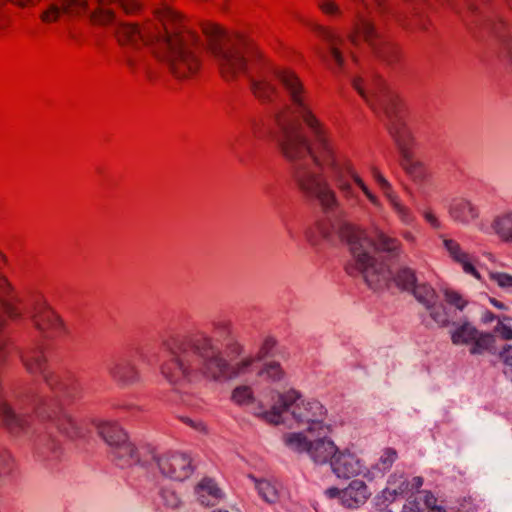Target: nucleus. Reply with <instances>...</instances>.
Here are the masks:
<instances>
[{
  "label": "nucleus",
  "instance_id": "obj_60",
  "mask_svg": "<svg viewBox=\"0 0 512 512\" xmlns=\"http://www.w3.org/2000/svg\"><path fill=\"white\" fill-rule=\"evenodd\" d=\"M489 301L494 307H496L498 309H502V310L507 309V306L504 303L500 302L499 300H497L495 298H490Z\"/></svg>",
  "mask_w": 512,
  "mask_h": 512
},
{
  "label": "nucleus",
  "instance_id": "obj_9",
  "mask_svg": "<svg viewBox=\"0 0 512 512\" xmlns=\"http://www.w3.org/2000/svg\"><path fill=\"white\" fill-rule=\"evenodd\" d=\"M283 441L289 449L307 453L310 459L317 464H330L338 450L329 434L309 435L304 432H293L285 434Z\"/></svg>",
  "mask_w": 512,
  "mask_h": 512
},
{
  "label": "nucleus",
  "instance_id": "obj_28",
  "mask_svg": "<svg viewBox=\"0 0 512 512\" xmlns=\"http://www.w3.org/2000/svg\"><path fill=\"white\" fill-rule=\"evenodd\" d=\"M449 214L454 221L468 224L478 217L479 212L469 200L455 199L450 205Z\"/></svg>",
  "mask_w": 512,
  "mask_h": 512
},
{
  "label": "nucleus",
  "instance_id": "obj_2",
  "mask_svg": "<svg viewBox=\"0 0 512 512\" xmlns=\"http://www.w3.org/2000/svg\"><path fill=\"white\" fill-rule=\"evenodd\" d=\"M155 20L145 22L141 27L120 24L116 37L121 45L138 47L151 46L153 52L166 61L171 72L178 79L195 77L202 66L199 36L190 22L179 11L161 4L154 11Z\"/></svg>",
  "mask_w": 512,
  "mask_h": 512
},
{
  "label": "nucleus",
  "instance_id": "obj_43",
  "mask_svg": "<svg viewBox=\"0 0 512 512\" xmlns=\"http://www.w3.org/2000/svg\"><path fill=\"white\" fill-rule=\"evenodd\" d=\"M396 284L404 290L414 289L416 278L411 269H402L395 277Z\"/></svg>",
  "mask_w": 512,
  "mask_h": 512
},
{
  "label": "nucleus",
  "instance_id": "obj_39",
  "mask_svg": "<svg viewBox=\"0 0 512 512\" xmlns=\"http://www.w3.org/2000/svg\"><path fill=\"white\" fill-rule=\"evenodd\" d=\"M413 294L419 302L426 306V308L431 307L432 304L437 302L436 292L428 284L416 285L413 289Z\"/></svg>",
  "mask_w": 512,
  "mask_h": 512
},
{
  "label": "nucleus",
  "instance_id": "obj_6",
  "mask_svg": "<svg viewBox=\"0 0 512 512\" xmlns=\"http://www.w3.org/2000/svg\"><path fill=\"white\" fill-rule=\"evenodd\" d=\"M202 32L207 50L225 80H234L246 71L248 57L254 51L252 45L242 37L229 35L215 23H203Z\"/></svg>",
  "mask_w": 512,
  "mask_h": 512
},
{
  "label": "nucleus",
  "instance_id": "obj_7",
  "mask_svg": "<svg viewBox=\"0 0 512 512\" xmlns=\"http://www.w3.org/2000/svg\"><path fill=\"white\" fill-rule=\"evenodd\" d=\"M277 400L270 410L258 413L266 422L278 425L283 421V414L291 409V414L298 425L306 426L304 433L309 435L331 434L333 428L325 423L327 409L316 399H301V394L290 389L283 394H277Z\"/></svg>",
  "mask_w": 512,
  "mask_h": 512
},
{
  "label": "nucleus",
  "instance_id": "obj_58",
  "mask_svg": "<svg viewBox=\"0 0 512 512\" xmlns=\"http://www.w3.org/2000/svg\"><path fill=\"white\" fill-rule=\"evenodd\" d=\"M402 237L403 239L410 243H414L416 241V237L411 231H404L402 233Z\"/></svg>",
  "mask_w": 512,
  "mask_h": 512
},
{
  "label": "nucleus",
  "instance_id": "obj_63",
  "mask_svg": "<svg viewBox=\"0 0 512 512\" xmlns=\"http://www.w3.org/2000/svg\"><path fill=\"white\" fill-rule=\"evenodd\" d=\"M5 28H6V26H5V25L0 24V34L2 33V31H4V30H5Z\"/></svg>",
  "mask_w": 512,
  "mask_h": 512
},
{
  "label": "nucleus",
  "instance_id": "obj_47",
  "mask_svg": "<svg viewBox=\"0 0 512 512\" xmlns=\"http://www.w3.org/2000/svg\"><path fill=\"white\" fill-rule=\"evenodd\" d=\"M430 310L431 318L440 326H447L449 324V318L442 305L432 304L431 307H427Z\"/></svg>",
  "mask_w": 512,
  "mask_h": 512
},
{
  "label": "nucleus",
  "instance_id": "obj_53",
  "mask_svg": "<svg viewBox=\"0 0 512 512\" xmlns=\"http://www.w3.org/2000/svg\"><path fill=\"white\" fill-rule=\"evenodd\" d=\"M249 130L253 137L260 138L262 134L263 123L259 119H251L249 121Z\"/></svg>",
  "mask_w": 512,
  "mask_h": 512
},
{
  "label": "nucleus",
  "instance_id": "obj_64",
  "mask_svg": "<svg viewBox=\"0 0 512 512\" xmlns=\"http://www.w3.org/2000/svg\"><path fill=\"white\" fill-rule=\"evenodd\" d=\"M378 6H381L383 0H374Z\"/></svg>",
  "mask_w": 512,
  "mask_h": 512
},
{
  "label": "nucleus",
  "instance_id": "obj_27",
  "mask_svg": "<svg viewBox=\"0 0 512 512\" xmlns=\"http://www.w3.org/2000/svg\"><path fill=\"white\" fill-rule=\"evenodd\" d=\"M409 490V483L403 475L390 476L386 488L378 496V501L383 505L394 502L399 496H403Z\"/></svg>",
  "mask_w": 512,
  "mask_h": 512
},
{
  "label": "nucleus",
  "instance_id": "obj_10",
  "mask_svg": "<svg viewBox=\"0 0 512 512\" xmlns=\"http://www.w3.org/2000/svg\"><path fill=\"white\" fill-rule=\"evenodd\" d=\"M29 314L33 327L44 339L54 340L69 334L65 321L43 295L33 297Z\"/></svg>",
  "mask_w": 512,
  "mask_h": 512
},
{
  "label": "nucleus",
  "instance_id": "obj_59",
  "mask_svg": "<svg viewBox=\"0 0 512 512\" xmlns=\"http://www.w3.org/2000/svg\"><path fill=\"white\" fill-rule=\"evenodd\" d=\"M326 493L328 494L329 497L331 498H334V497H339L341 499V493H342V490L340 491L339 489L337 488H330L326 491Z\"/></svg>",
  "mask_w": 512,
  "mask_h": 512
},
{
  "label": "nucleus",
  "instance_id": "obj_3",
  "mask_svg": "<svg viewBox=\"0 0 512 512\" xmlns=\"http://www.w3.org/2000/svg\"><path fill=\"white\" fill-rule=\"evenodd\" d=\"M169 357L159 367L160 375L175 391L202 380L224 382L245 373L255 359L251 356L233 363L227 360L213 337L191 340L186 348L169 349Z\"/></svg>",
  "mask_w": 512,
  "mask_h": 512
},
{
  "label": "nucleus",
  "instance_id": "obj_46",
  "mask_svg": "<svg viewBox=\"0 0 512 512\" xmlns=\"http://www.w3.org/2000/svg\"><path fill=\"white\" fill-rule=\"evenodd\" d=\"M489 279L497 284L500 288L508 289L512 288V275L505 273V272H499V271H490L488 273Z\"/></svg>",
  "mask_w": 512,
  "mask_h": 512
},
{
  "label": "nucleus",
  "instance_id": "obj_25",
  "mask_svg": "<svg viewBox=\"0 0 512 512\" xmlns=\"http://www.w3.org/2000/svg\"><path fill=\"white\" fill-rule=\"evenodd\" d=\"M89 0H63L61 6L52 4L41 15V20L46 23L55 22L61 11L71 14H79L87 9Z\"/></svg>",
  "mask_w": 512,
  "mask_h": 512
},
{
  "label": "nucleus",
  "instance_id": "obj_38",
  "mask_svg": "<svg viewBox=\"0 0 512 512\" xmlns=\"http://www.w3.org/2000/svg\"><path fill=\"white\" fill-rule=\"evenodd\" d=\"M250 478L254 481L255 487L264 501L274 503L278 500V490L270 481Z\"/></svg>",
  "mask_w": 512,
  "mask_h": 512
},
{
  "label": "nucleus",
  "instance_id": "obj_4",
  "mask_svg": "<svg viewBox=\"0 0 512 512\" xmlns=\"http://www.w3.org/2000/svg\"><path fill=\"white\" fill-rule=\"evenodd\" d=\"M341 234L352 256V261L346 265L347 273H361L367 284L374 289L386 285L391 279V272L385 265L376 263L371 249L374 247L378 251L398 255L402 248L401 242L380 230L370 237L365 230L351 224L344 225Z\"/></svg>",
  "mask_w": 512,
  "mask_h": 512
},
{
  "label": "nucleus",
  "instance_id": "obj_36",
  "mask_svg": "<svg viewBox=\"0 0 512 512\" xmlns=\"http://www.w3.org/2000/svg\"><path fill=\"white\" fill-rule=\"evenodd\" d=\"M6 325V320L0 317V368L8 365L13 352V341L4 332Z\"/></svg>",
  "mask_w": 512,
  "mask_h": 512
},
{
  "label": "nucleus",
  "instance_id": "obj_48",
  "mask_svg": "<svg viewBox=\"0 0 512 512\" xmlns=\"http://www.w3.org/2000/svg\"><path fill=\"white\" fill-rule=\"evenodd\" d=\"M319 10L328 16H340L341 9L334 0H316Z\"/></svg>",
  "mask_w": 512,
  "mask_h": 512
},
{
  "label": "nucleus",
  "instance_id": "obj_42",
  "mask_svg": "<svg viewBox=\"0 0 512 512\" xmlns=\"http://www.w3.org/2000/svg\"><path fill=\"white\" fill-rule=\"evenodd\" d=\"M259 376L270 382H279L284 376L285 372L279 363L270 362L265 364L264 368L259 372Z\"/></svg>",
  "mask_w": 512,
  "mask_h": 512
},
{
  "label": "nucleus",
  "instance_id": "obj_22",
  "mask_svg": "<svg viewBox=\"0 0 512 512\" xmlns=\"http://www.w3.org/2000/svg\"><path fill=\"white\" fill-rule=\"evenodd\" d=\"M99 8L91 14V20L95 24L106 25L114 20V12L104 7L110 3H119L126 14L137 12L140 5L135 0H97Z\"/></svg>",
  "mask_w": 512,
  "mask_h": 512
},
{
  "label": "nucleus",
  "instance_id": "obj_34",
  "mask_svg": "<svg viewBox=\"0 0 512 512\" xmlns=\"http://www.w3.org/2000/svg\"><path fill=\"white\" fill-rule=\"evenodd\" d=\"M131 466L141 465L147 466L156 459L154 448L149 444L133 443V451L131 453Z\"/></svg>",
  "mask_w": 512,
  "mask_h": 512
},
{
  "label": "nucleus",
  "instance_id": "obj_50",
  "mask_svg": "<svg viewBox=\"0 0 512 512\" xmlns=\"http://www.w3.org/2000/svg\"><path fill=\"white\" fill-rule=\"evenodd\" d=\"M422 216L426 223L434 230L442 229L443 225L438 215L430 208L424 209Z\"/></svg>",
  "mask_w": 512,
  "mask_h": 512
},
{
  "label": "nucleus",
  "instance_id": "obj_61",
  "mask_svg": "<svg viewBox=\"0 0 512 512\" xmlns=\"http://www.w3.org/2000/svg\"><path fill=\"white\" fill-rule=\"evenodd\" d=\"M423 485V479L421 477H414L411 481L412 488L419 489Z\"/></svg>",
  "mask_w": 512,
  "mask_h": 512
},
{
  "label": "nucleus",
  "instance_id": "obj_21",
  "mask_svg": "<svg viewBox=\"0 0 512 512\" xmlns=\"http://www.w3.org/2000/svg\"><path fill=\"white\" fill-rule=\"evenodd\" d=\"M47 418L54 428L70 439H76L84 435L82 423L66 411L54 412L53 415H47Z\"/></svg>",
  "mask_w": 512,
  "mask_h": 512
},
{
  "label": "nucleus",
  "instance_id": "obj_51",
  "mask_svg": "<svg viewBox=\"0 0 512 512\" xmlns=\"http://www.w3.org/2000/svg\"><path fill=\"white\" fill-rule=\"evenodd\" d=\"M13 467V459L9 452L0 451V477L9 474Z\"/></svg>",
  "mask_w": 512,
  "mask_h": 512
},
{
  "label": "nucleus",
  "instance_id": "obj_1",
  "mask_svg": "<svg viewBox=\"0 0 512 512\" xmlns=\"http://www.w3.org/2000/svg\"><path fill=\"white\" fill-rule=\"evenodd\" d=\"M274 122L279 150L285 159L294 163L293 179L298 189L307 197L315 199L324 211L339 209L340 200L325 175L312 168L306 161L307 157L316 167L327 169L342 200L349 207L362 205L359 191L374 207H383L380 198L372 192L351 158L340 150L332 136L312 147L301 124L292 117L288 107L275 113Z\"/></svg>",
  "mask_w": 512,
  "mask_h": 512
},
{
  "label": "nucleus",
  "instance_id": "obj_23",
  "mask_svg": "<svg viewBox=\"0 0 512 512\" xmlns=\"http://www.w3.org/2000/svg\"><path fill=\"white\" fill-rule=\"evenodd\" d=\"M443 245L449 254L450 258L460 264L465 273L472 275L476 279H480V274L477 269L474 267V259L473 257L466 252L460 243L451 238H443Z\"/></svg>",
  "mask_w": 512,
  "mask_h": 512
},
{
  "label": "nucleus",
  "instance_id": "obj_44",
  "mask_svg": "<svg viewBox=\"0 0 512 512\" xmlns=\"http://www.w3.org/2000/svg\"><path fill=\"white\" fill-rule=\"evenodd\" d=\"M252 399L253 392L248 386L236 387L232 392V400L239 405L249 404Z\"/></svg>",
  "mask_w": 512,
  "mask_h": 512
},
{
  "label": "nucleus",
  "instance_id": "obj_41",
  "mask_svg": "<svg viewBox=\"0 0 512 512\" xmlns=\"http://www.w3.org/2000/svg\"><path fill=\"white\" fill-rule=\"evenodd\" d=\"M330 235L331 227L327 222H318L306 231V238L312 245H316L319 238L328 239Z\"/></svg>",
  "mask_w": 512,
  "mask_h": 512
},
{
  "label": "nucleus",
  "instance_id": "obj_40",
  "mask_svg": "<svg viewBox=\"0 0 512 512\" xmlns=\"http://www.w3.org/2000/svg\"><path fill=\"white\" fill-rule=\"evenodd\" d=\"M161 503L167 510H177L182 506V499L175 489L165 487L160 493Z\"/></svg>",
  "mask_w": 512,
  "mask_h": 512
},
{
  "label": "nucleus",
  "instance_id": "obj_54",
  "mask_svg": "<svg viewBox=\"0 0 512 512\" xmlns=\"http://www.w3.org/2000/svg\"><path fill=\"white\" fill-rule=\"evenodd\" d=\"M501 358L505 365L512 369V346H508L503 350Z\"/></svg>",
  "mask_w": 512,
  "mask_h": 512
},
{
  "label": "nucleus",
  "instance_id": "obj_52",
  "mask_svg": "<svg viewBox=\"0 0 512 512\" xmlns=\"http://www.w3.org/2000/svg\"><path fill=\"white\" fill-rule=\"evenodd\" d=\"M477 508L476 499L472 496H465L459 500L458 511L470 512Z\"/></svg>",
  "mask_w": 512,
  "mask_h": 512
},
{
  "label": "nucleus",
  "instance_id": "obj_16",
  "mask_svg": "<svg viewBox=\"0 0 512 512\" xmlns=\"http://www.w3.org/2000/svg\"><path fill=\"white\" fill-rule=\"evenodd\" d=\"M110 379L120 388H128L141 382L139 367L130 359H118L107 367Z\"/></svg>",
  "mask_w": 512,
  "mask_h": 512
},
{
  "label": "nucleus",
  "instance_id": "obj_29",
  "mask_svg": "<svg viewBox=\"0 0 512 512\" xmlns=\"http://www.w3.org/2000/svg\"><path fill=\"white\" fill-rule=\"evenodd\" d=\"M195 492L199 502L205 506L217 504L222 497L221 490L217 487L216 483L209 478L201 480L197 484Z\"/></svg>",
  "mask_w": 512,
  "mask_h": 512
},
{
  "label": "nucleus",
  "instance_id": "obj_33",
  "mask_svg": "<svg viewBox=\"0 0 512 512\" xmlns=\"http://www.w3.org/2000/svg\"><path fill=\"white\" fill-rule=\"evenodd\" d=\"M132 451L133 442L129 441L127 437L124 443L118 445L114 450H110V455L117 466L121 468H128L131 467Z\"/></svg>",
  "mask_w": 512,
  "mask_h": 512
},
{
  "label": "nucleus",
  "instance_id": "obj_15",
  "mask_svg": "<svg viewBox=\"0 0 512 512\" xmlns=\"http://www.w3.org/2000/svg\"><path fill=\"white\" fill-rule=\"evenodd\" d=\"M18 400L14 396L0 397V419L10 433L18 435L30 427V417L17 412Z\"/></svg>",
  "mask_w": 512,
  "mask_h": 512
},
{
  "label": "nucleus",
  "instance_id": "obj_12",
  "mask_svg": "<svg viewBox=\"0 0 512 512\" xmlns=\"http://www.w3.org/2000/svg\"><path fill=\"white\" fill-rule=\"evenodd\" d=\"M454 345L470 346L471 354H483L493 348L495 339L489 333H482L470 323H463L451 332Z\"/></svg>",
  "mask_w": 512,
  "mask_h": 512
},
{
  "label": "nucleus",
  "instance_id": "obj_24",
  "mask_svg": "<svg viewBox=\"0 0 512 512\" xmlns=\"http://www.w3.org/2000/svg\"><path fill=\"white\" fill-rule=\"evenodd\" d=\"M370 495L371 493L363 481L354 480L342 490L341 502L348 508H356L364 504Z\"/></svg>",
  "mask_w": 512,
  "mask_h": 512
},
{
  "label": "nucleus",
  "instance_id": "obj_30",
  "mask_svg": "<svg viewBox=\"0 0 512 512\" xmlns=\"http://www.w3.org/2000/svg\"><path fill=\"white\" fill-rule=\"evenodd\" d=\"M396 459V450L393 448H385L381 453L378 463L373 466L371 471L367 470L366 473H364V477L371 481L376 477L383 476L384 473L392 467Z\"/></svg>",
  "mask_w": 512,
  "mask_h": 512
},
{
  "label": "nucleus",
  "instance_id": "obj_37",
  "mask_svg": "<svg viewBox=\"0 0 512 512\" xmlns=\"http://www.w3.org/2000/svg\"><path fill=\"white\" fill-rule=\"evenodd\" d=\"M403 157V168L404 170L415 180L422 181L427 176V169L425 165L414 159L412 153Z\"/></svg>",
  "mask_w": 512,
  "mask_h": 512
},
{
  "label": "nucleus",
  "instance_id": "obj_8",
  "mask_svg": "<svg viewBox=\"0 0 512 512\" xmlns=\"http://www.w3.org/2000/svg\"><path fill=\"white\" fill-rule=\"evenodd\" d=\"M274 75L287 95L292 111L313 135L315 144L331 137V131L318 115L301 77L290 68H277Z\"/></svg>",
  "mask_w": 512,
  "mask_h": 512
},
{
  "label": "nucleus",
  "instance_id": "obj_49",
  "mask_svg": "<svg viewBox=\"0 0 512 512\" xmlns=\"http://www.w3.org/2000/svg\"><path fill=\"white\" fill-rule=\"evenodd\" d=\"M43 453H48V459L50 461H59L63 456V450L61 448V445L52 440L51 442L47 443L45 446V451Z\"/></svg>",
  "mask_w": 512,
  "mask_h": 512
},
{
  "label": "nucleus",
  "instance_id": "obj_45",
  "mask_svg": "<svg viewBox=\"0 0 512 512\" xmlns=\"http://www.w3.org/2000/svg\"><path fill=\"white\" fill-rule=\"evenodd\" d=\"M444 299L447 302V304L454 306L456 309L460 311H462L468 303L467 300L464 299V297L460 293L450 289H446L444 291Z\"/></svg>",
  "mask_w": 512,
  "mask_h": 512
},
{
  "label": "nucleus",
  "instance_id": "obj_55",
  "mask_svg": "<svg viewBox=\"0 0 512 512\" xmlns=\"http://www.w3.org/2000/svg\"><path fill=\"white\" fill-rule=\"evenodd\" d=\"M497 331L499 332V334L501 335L502 338H504L506 340L512 339V328L511 327L501 324L497 327Z\"/></svg>",
  "mask_w": 512,
  "mask_h": 512
},
{
  "label": "nucleus",
  "instance_id": "obj_31",
  "mask_svg": "<svg viewBox=\"0 0 512 512\" xmlns=\"http://www.w3.org/2000/svg\"><path fill=\"white\" fill-rule=\"evenodd\" d=\"M213 333L215 336H220L227 340L226 350L232 354L240 355L242 353V346L231 338V324L228 321H216L212 324Z\"/></svg>",
  "mask_w": 512,
  "mask_h": 512
},
{
  "label": "nucleus",
  "instance_id": "obj_26",
  "mask_svg": "<svg viewBox=\"0 0 512 512\" xmlns=\"http://www.w3.org/2000/svg\"><path fill=\"white\" fill-rule=\"evenodd\" d=\"M98 434L114 450L128 437L126 431L115 421H102L97 426Z\"/></svg>",
  "mask_w": 512,
  "mask_h": 512
},
{
  "label": "nucleus",
  "instance_id": "obj_11",
  "mask_svg": "<svg viewBox=\"0 0 512 512\" xmlns=\"http://www.w3.org/2000/svg\"><path fill=\"white\" fill-rule=\"evenodd\" d=\"M20 360L26 372L31 375H41L44 382L52 390L64 392L66 385L60 377L50 369L48 359L42 347L29 348L20 352Z\"/></svg>",
  "mask_w": 512,
  "mask_h": 512
},
{
  "label": "nucleus",
  "instance_id": "obj_32",
  "mask_svg": "<svg viewBox=\"0 0 512 512\" xmlns=\"http://www.w3.org/2000/svg\"><path fill=\"white\" fill-rule=\"evenodd\" d=\"M492 229L502 241L512 243V212L496 216L492 222Z\"/></svg>",
  "mask_w": 512,
  "mask_h": 512
},
{
  "label": "nucleus",
  "instance_id": "obj_18",
  "mask_svg": "<svg viewBox=\"0 0 512 512\" xmlns=\"http://www.w3.org/2000/svg\"><path fill=\"white\" fill-rule=\"evenodd\" d=\"M330 466L332 471L342 478H351L359 474L364 475L365 473L361 459L349 449L340 450L338 448Z\"/></svg>",
  "mask_w": 512,
  "mask_h": 512
},
{
  "label": "nucleus",
  "instance_id": "obj_17",
  "mask_svg": "<svg viewBox=\"0 0 512 512\" xmlns=\"http://www.w3.org/2000/svg\"><path fill=\"white\" fill-rule=\"evenodd\" d=\"M348 38L350 43L354 46H358L361 41L366 42L374 53L381 56L380 46L384 44V42L372 22L364 16L359 15L357 17Z\"/></svg>",
  "mask_w": 512,
  "mask_h": 512
},
{
  "label": "nucleus",
  "instance_id": "obj_62",
  "mask_svg": "<svg viewBox=\"0 0 512 512\" xmlns=\"http://www.w3.org/2000/svg\"><path fill=\"white\" fill-rule=\"evenodd\" d=\"M265 345H271L273 346L274 345V341L273 340H267Z\"/></svg>",
  "mask_w": 512,
  "mask_h": 512
},
{
  "label": "nucleus",
  "instance_id": "obj_14",
  "mask_svg": "<svg viewBox=\"0 0 512 512\" xmlns=\"http://www.w3.org/2000/svg\"><path fill=\"white\" fill-rule=\"evenodd\" d=\"M155 460L164 475L177 481L187 479L193 472L190 456L182 452H166Z\"/></svg>",
  "mask_w": 512,
  "mask_h": 512
},
{
  "label": "nucleus",
  "instance_id": "obj_13",
  "mask_svg": "<svg viewBox=\"0 0 512 512\" xmlns=\"http://www.w3.org/2000/svg\"><path fill=\"white\" fill-rule=\"evenodd\" d=\"M370 172L373 180L378 185L384 198L387 200L398 219L405 225H411L415 221V216L411 209L401 201L392 184L377 167H371Z\"/></svg>",
  "mask_w": 512,
  "mask_h": 512
},
{
  "label": "nucleus",
  "instance_id": "obj_57",
  "mask_svg": "<svg viewBox=\"0 0 512 512\" xmlns=\"http://www.w3.org/2000/svg\"><path fill=\"white\" fill-rule=\"evenodd\" d=\"M193 427L198 430L199 432L201 433H204V434H207L208 433V427L207 425L202 422V421H198L196 423L193 424Z\"/></svg>",
  "mask_w": 512,
  "mask_h": 512
},
{
  "label": "nucleus",
  "instance_id": "obj_19",
  "mask_svg": "<svg viewBox=\"0 0 512 512\" xmlns=\"http://www.w3.org/2000/svg\"><path fill=\"white\" fill-rule=\"evenodd\" d=\"M307 27L314 32L318 37L323 39L329 48L330 55L338 67L344 65V49L346 48V41L337 35L334 31L326 26L316 22L306 23Z\"/></svg>",
  "mask_w": 512,
  "mask_h": 512
},
{
  "label": "nucleus",
  "instance_id": "obj_56",
  "mask_svg": "<svg viewBox=\"0 0 512 512\" xmlns=\"http://www.w3.org/2000/svg\"><path fill=\"white\" fill-rule=\"evenodd\" d=\"M13 4L17 5L20 8H26L30 6L36 5L39 0H9Z\"/></svg>",
  "mask_w": 512,
  "mask_h": 512
},
{
  "label": "nucleus",
  "instance_id": "obj_5",
  "mask_svg": "<svg viewBox=\"0 0 512 512\" xmlns=\"http://www.w3.org/2000/svg\"><path fill=\"white\" fill-rule=\"evenodd\" d=\"M352 84L376 113L385 115L389 132L402 156L411 154L416 140L405 120V105L399 95L378 75L357 76Z\"/></svg>",
  "mask_w": 512,
  "mask_h": 512
},
{
  "label": "nucleus",
  "instance_id": "obj_20",
  "mask_svg": "<svg viewBox=\"0 0 512 512\" xmlns=\"http://www.w3.org/2000/svg\"><path fill=\"white\" fill-rule=\"evenodd\" d=\"M21 298L9 280L0 274V307L11 320L21 319L23 313L19 307Z\"/></svg>",
  "mask_w": 512,
  "mask_h": 512
},
{
  "label": "nucleus",
  "instance_id": "obj_35",
  "mask_svg": "<svg viewBox=\"0 0 512 512\" xmlns=\"http://www.w3.org/2000/svg\"><path fill=\"white\" fill-rule=\"evenodd\" d=\"M251 89L254 96L263 103L273 101L277 95L276 87L265 79L253 81Z\"/></svg>",
  "mask_w": 512,
  "mask_h": 512
}]
</instances>
